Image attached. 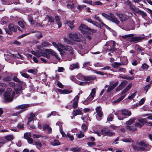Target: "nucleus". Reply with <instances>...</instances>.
Returning <instances> with one entry per match:
<instances>
[{
	"mask_svg": "<svg viewBox=\"0 0 152 152\" xmlns=\"http://www.w3.org/2000/svg\"><path fill=\"white\" fill-rule=\"evenodd\" d=\"M69 37L71 39L77 42H81L84 39L82 36L78 33H70Z\"/></svg>",
	"mask_w": 152,
	"mask_h": 152,
	"instance_id": "f257e3e1",
	"label": "nucleus"
},
{
	"mask_svg": "<svg viewBox=\"0 0 152 152\" xmlns=\"http://www.w3.org/2000/svg\"><path fill=\"white\" fill-rule=\"evenodd\" d=\"M133 36V34H129L124 36H120V37L122 39H126L127 40H130L131 42H137L141 39V37H130Z\"/></svg>",
	"mask_w": 152,
	"mask_h": 152,
	"instance_id": "f03ea898",
	"label": "nucleus"
},
{
	"mask_svg": "<svg viewBox=\"0 0 152 152\" xmlns=\"http://www.w3.org/2000/svg\"><path fill=\"white\" fill-rule=\"evenodd\" d=\"M29 105L28 104H25L20 105L16 107H15V109L16 110H21L15 113L16 115H18L20 113H22L24 111L26 110V108L28 107Z\"/></svg>",
	"mask_w": 152,
	"mask_h": 152,
	"instance_id": "7ed1b4c3",
	"label": "nucleus"
},
{
	"mask_svg": "<svg viewBox=\"0 0 152 152\" xmlns=\"http://www.w3.org/2000/svg\"><path fill=\"white\" fill-rule=\"evenodd\" d=\"M134 150L140 151L142 150V142L141 141L137 142L136 144H133L132 146Z\"/></svg>",
	"mask_w": 152,
	"mask_h": 152,
	"instance_id": "20e7f679",
	"label": "nucleus"
},
{
	"mask_svg": "<svg viewBox=\"0 0 152 152\" xmlns=\"http://www.w3.org/2000/svg\"><path fill=\"white\" fill-rule=\"evenodd\" d=\"M10 94L9 92L5 91L4 94V100L6 103L9 102H12L13 98L12 96H10Z\"/></svg>",
	"mask_w": 152,
	"mask_h": 152,
	"instance_id": "39448f33",
	"label": "nucleus"
},
{
	"mask_svg": "<svg viewBox=\"0 0 152 152\" xmlns=\"http://www.w3.org/2000/svg\"><path fill=\"white\" fill-rule=\"evenodd\" d=\"M101 132L103 134L110 137L112 136L115 134L114 132H111L110 129L105 127L102 129Z\"/></svg>",
	"mask_w": 152,
	"mask_h": 152,
	"instance_id": "423d86ee",
	"label": "nucleus"
},
{
	"mask_svg": "<svg viewBox=\"0 0 152 152\" xmlns=\"http://www.w3.org/2000/svg\"><path fill=\"white\" fill-rule=\"evenodd\" d=\"M116 15L118 17L120 20L122 22L128 19V17L127 16L120 12H116Z\"/></svg>",
	"mask_w": 152,
	"mask_h": 152,
	"instance_id": "0eeeda50",
	"label": "nucleus"
},
{
	"mask_svg": "<svg viewBox=\"0 0 152 152\" xmlns=\"http://www.w3.org/2000/svg\"><path fill=\"white\" fill-rule=\"evenodd\" d=\"M53 45L57 48L58 50L59 51L60 53L62 55H63L64 52V51L62 50L64 45H62L61 44L58 43L57 44L55 42H53Z\"/></svg>",
	"mask_w": 152,
	"mask_h": 152,
	"instance_id": "6e6552de",
	"label": "nucleus"
},
{
	"mask_svg": "<svg viewBox=\"0 0 152 152\" xmlns=\"http://www.w3.org/2000/svg\"><path fill=\"white\" fill-rule=\"evenodd\" d=\"M83 78L85 82L87 83V84L94 80H97L96 77L94 76H85L83 77Z\"/></svg>",
	"mask_w": 152,
	"mask_h": 152,
	"instance_id": "1a4fd4ad",
	"label": "nucleus"
},
{
	"mask_svg": "<svg viewBox=\"0 0 152 152\" xmlns=\"http://www.w3.org/2000/svg\"><path fill=\"white\" fill-rule=\"evenodd\" d=\"M109 20L115 23L116 24H118L120 22L115 16L112 13H110V16L109 18Z\"/></svg>",
	"mask_w": 152,
	"mask_h": 152,
	"instance_id": "9d476101",
	"label": "nucleus"
},
{
	"mask_svg": "<svg viewBox=\"0 0 152 152\" xmlns=\"http://www.w3.org/2000/svg\"><path fill=\"white\" fill-rule=\"evenodd\" d=\"M118 82H116L115 83L113 84L112 85L108 86V85H106L105 86L104 88H107V93H109L113 89H114L118 85Z\"/></svg>",
	"mask_w": 152,
	"mask_h": 152,
	"instance_id": "9b49d317",
	"label": "nucleus"
},
{
	"mask_svg": "<svg viewBox=\"0 0 152 152\" xmlns=\"http://www.w3.org/2000/svg\"><path fill=\"white\" fill-rule=\"evenodd\" d=\"M79 28L83 34L90 30L88 26L83 24H82L80 26Z\"/></svg>",
	"mask_w": 152,
	"mask_h": 152,
	"instance_id": "f8f14e48",
	"label": "nucleus"
},
{
	"mask_svg": "<svg viewBox=\"0 0 152 152\" xmlns=\"http://www.w3.org/2000/svg\"><path fill=\"white\" fill-rule=\"evenodd\" d=\"M79 97L77 95L75 97L74 99L72 100L71 102H73L72 107L74 108H76L78 106V100L79 99Z\"/></svg>",
	"mask_w": 152,
	"mask_h": 152,
	"instance_id": "ddd939ff",
	"label": "nucleus"
},
{
	"mask_svg": "<svg viewBox=\"0 0 152 152\" xmlns=\"http://www.w3.org/2000/svg\"><path fill=\"white\" fill-rule=\"evenodd\" d=\"M62 49V50H68L70 55H73L74 53L73 50L72 48L70 46L64 45Z\"/></svg>",
	"mask_w": 152,
	"mask_h": 152,
	"instance_id": "4468645a",
	"label": "nucleus"
},
{
	"mask_svg": "<svg viewBox=\"0 0 152 152\" xmlns=\"http://www.w3.org/2000/svg\"><path fill=\"white\" fill-rule=\"evenodd\" d=\"M58 91L61 94H67L71 93L72 91V90L68 89L62 90L60 89H58Z\"/></svg>",
	"mask_w": 152,
	"mask_h": 152,
	"instance_id": "2eb2a0df",
	"label": "nucleus"
},
{
	"mask_svg": "<svg viewBox=\"0 0 152 152\" xmlns=\"http://www.w3.org/2000/svg\"><path fill=\"white\" fill-rule=\"evenodd\" d=\"M30 116L28 118L27 124L28 125H29L30 123L33 120L34 117L36 116V113H30Z\"/></svg>",
	"mask_w": 152,
	"mask_h": 152,
	"instance_id": "dca6fc26",
	"label": "nucleus"
},
{
	"mask_svg": "<svg viewBox=\"0 0 152 152\" xmlns=\"http://www.w3.org/2000/svg\"><path fill=\"white\" fill-rule=\"evenodd\" d=\"M74 23V20H73L72 21L69 20H66L65 22V24H67L71 29L73 28L74 27V25L73 23Z\"/></svg>",
	"mask_w": 152,
	"mask_h": 152,
	"instance_id": "f3484780",
	"label": "nucleus"
},
{
	"mask_svg": "<svg viewBox=\"0 0 152 152\" xmlns=\"http://www.w3.org/2000/svg\"><path fill=\"white\" fill-rule=\"evenodd\" d=\"M132 86V83H129L128 86L120 93L121 95L125 94V93L129 91Z\"/></svg>",
	"mask_w": 152,
	"mask_h": 152,
	"instance_id": "a211bd4d",
	"label": "nucleus"
},
{
	"mask_svg": "<svg viewBox=\"0 0 152 152\" xmlns=\"http://www.w3.org/2000/svg\"><path fill=\"white\" fill-rule=\"evenodd\" d=\"M100 107H98L95 109L97 114L100 118L102 117L103 115V113L100 109Z\"/></svg>",
	"mask_w": 152,
	"mask_h": 152,
	"instance_id": "6ab92c4d",
	"label": "nucleus"
},
{
	"mask_svg": "<svg viewBox=\"0 0 152 152\" xmlns=\"http://www.w3.org/2000/svg\"><path fill=\"white\" fill-rule=\"evenodd\" d=\"M8 28L10 30L14 32H16L17 31V26H15L12 23H10L8 26Z\"/></svg>",
	"mask_w": 152,
	"mask_h": 152,
	"instance_id": "aec40b11",
	"label": "nucleus"
},
{
	"mask_svg": "<svg viewBox=\"0 0 152 152\" xmlns=\"http://www.w3.org/2000/svg\"><path fill=\"white\" fill-rule=\"evenodd\" d=\"M79 68V66L78 63L73 64L70 66L69 68L71 70L74 69H78Z\"/></svg>",
	"mask_w": 152,
	"mask_h": 152,
	"instance_id": "412c9836",
	"label": "nucleus"
},
{
	"mask_svg": "<svg viewBox=\"0 0 152 152\" xmlns=\"http://www.w3.org/2000/svg\"><path fill=\"white\" fill-rule=\"evenodd\" d=\"M72 114L74 116H75L79 115H82V112L80 109H78L73 110Z\"/></svg>",
	"mask_w": 152,
	"mask_h": 152,
	"instance_id": "4be33fe9",
	"label": "nucleus"
},
{
	"mask_svg": "<svg viewBox=\"0 0 152 152\" xmlns=\"http://www.w3.org/2000/svg\"><path fill=\"white\" fill-rule=\"evenodd\" d=\"M121 112L122 115L125 116H129L131 115V113L130 111L125 109L121 110Z\"/></svg>",
	"mask_w": 152,
	"mask_h": 152,
	"instance_id": "5701e85b",
	"label": "nucleus"
},
{
	"mask_svg": "<svg viewBox=\"0 0 152 152\" xmlns=\"http://www.w3.org/2000/svg\"><path fill=\"white\" fill-rule=\"evenodd\" d=\"M94 73L97 74L98 75H107V77H109V76H112L113 75L110 74H107V73H105L104 74L103 72H100V71H96V70H94Z\"/></svg>",
	"mask_w": 152,
	"mask_h": 152,
	"instance_id": "b1692460",
	"label": "nucleus"
},
{
	"mask_svg": "<svg viewBox=\"0 0 152 152\" xmlns=\"http://www.w3.org/2000/svg\"><path fill=\"white\" fill-rule=\"evenodd\" d=\"M55 20L58 26V28H60L62 25V24L60 21L59 17V16L56 15L55 18Z\"/></svg>",
	"mask_w": 152,
	"mask_h": 152,
	"instance_id": "393cba45",
	"label": "nucleus"
},
{
	"mask_svg": "<svg viewBox=\"0 0 152 152\" xmlns=\"http://www.w3.org/2000/svg\"><path fill=\"white\" fill-rule=\"evenodd\" d=\"M147 118H143V125L144 124H145V125L148 126H152V122H148L147 121Z\"/></svg>",
	"mask_w": 152,
	"mask_h": 152,
	"instance_id": "a878e982",
	"label": "nucleus"
},
{
	"mask_svg": "<svg viewBox=\"0 0 152 152\" xmlns=\"http://www.w3.org/2000/svg\"><path fill=\"white\" fill-rule=\"evenodd\" d=\"M136 119L135 118H130L128 121H126V124L127 125V126L130 125L134 122Z\"/></svg>",
	"mask_w": 152,
	"mask_h": 152,
	"instance_id": "bb28decb",
	"label": "nucleus"
},
{
	"mask_svg": "<svg viewBox=\"0 0 152 152\" xmlns=\"http://www.w3.org/2000/svg\"><path fill=\"white\" fill-rule=\"evenodd\" d=\"M126 96V94H125L122 95V96L120 97L118 99L115 100L113 102V103H118L120 102Z\"/></svg>",
	"mask_w": 152,
	"mask_h": 152,
	"instance_id": "cd10ccee",
	"label": "nucleus"
},
{
	"mask_svg": "<svg viewBox=\"0 0 152 152\" xmlns=\"http://www.w3.org/2000/svg\"><path fill=\"white\" fill-rule=\"evenodd\" d=\"M126 128L131 132H134L137 130V129L134 126H127Z\"/></svg>",
	"mask_w": 152,
	"mask_h": 152,
	"instance_id": "c85d7f7f",
	"label": "nucleus"
},
{
	"mask_svg": "<svg viewBox=\"0 0 152 152\" xmlns=\"http://www.w3.org/2000/svg\"><path fill=\"white\" fill-rule=\"evenodd\" d=\"M72 2L73 1L72 0L70 1H66V2L68 4L67 5V7L68 8L71 9L72 8H73L74 7V4L73 3H72L71 4H69V2L72 3Z\"/></svg>",
	"mask_w": 152,
	"mask_h": 152,
	"instance_id": "c756f323",
	"label": "nucleus"
},
{
	"mask_svg": "<svg viewBox=\"0 0 152 152\" xmlns=\"http://www.w3.org/2000/svg\"><path fill=\"white\" fill-rule=\"evenodd\" d=\"M50 144L53 146L58 145H60V143L58 140L55 139L53 141L50 142Z\"/></svg>",
	"mask_w": 152,
	"mask_h": 152,
	"instance_id": "7c9ffc66",
	"label": "nucleus"
},
{
	"mask_svg": "<svg viewBox=\"0 0 152 152\" xmlns=\"http://www.w3.org/2000/svg\"><path fill=\"white\" fill-rule=\"evenodd\" d=\"M38 32V33L36 34V36L37 38L38 39H40L42 37V34L40 32L36 31H32L31 32V33H35Z\"/></svg>",
	"mask_w": 152,
	"mask_h": 152,
	"instance_id": "2f4dec72",
	"label": "nucleus"
},
{
	"mask_svg": "<svg viewBox=\"0 0 152 152\" xmlns=\"http://www.w3.org/2000/svg\"><path fill=\"white\" fill-rule=\"evenodd\" d=\"M33 145L39 146L40 148L42 147V144L41 143L40 141L39 140H35L34 141V144Z\"/></svg>",
	"mask_w": 152,
	"mask_h": 152,
	"instance_id": "473e14b6",
	"label": "nucleus"
},
{
	"mask_svg": "<svg viewBox=\"0 0 152 152\" xmlns=\"http://www.w3.org/2000/svg\"><path fill=\"white\" fill-rule=\"evenodd\" d=\"M94 18L96 20H98V21L100 22L101 24L103 25V26H107L106 25L104 24L103 22H102L101 21V20L99 18V17L97 16L96 15H94Z\"/></svg>",
	"mask_w": 152,
	"mask_h": 152,
	"instance_id": "72a5a7b5",
	"label": "nucleus"
},
{
	"mask_svg": "<svg viewBox=\"0 0 152 152\" xmlns=\"http://www.w3.org/2000/svg\"><path fill=\"white\" fill-rule=\"evenodd\" d=\"M13 80L14 81L18 83L20 85L22 84L23 83V82L20 80L16 76L14 77L13 78Z\"/></svg>",
	"mask_w": 152,
	"mask_h": 152,
	"instance_id": "f704fd0d",
	"label": "nucleus"
},
{
	"mask_svg": "<svg viewBox=\"0 0 152 152\" xmlns=\"http://www.w3.org/2000/svg\"><path fill=\"white\" fill-rule=\"evenodd\" d=\"M130 9L134 12H140V11L137 9H136L135 7L132 4H130L129 6Z\"/></svg>",
	"mask_w": 152,
	"mask_h": 152,
	"instance_id": "c9c22d12",
	"label": "nucleus"
},
{
	"mask_svg": "<svg viewBox=\"0 0 152 152\" xmlns=\"http://www.w3.org/2000/svg\"><path fill=\"white\" fill-rule=\"evenodd\" d=\"M96 93V89L95 88H93L92 89L89 98L91 96L92 99H93L95 95V94Z\"/></svg>",
	"mask_w": 152,
	"mask_h": 152,
	"instance_id": "e433bc0d",
	"label": "nucleus"
},
{
	"mask_svg": "<svg viewBox=\"0 0 152 152\" xmlns=\"http://www.w3.org/2000/svg\"><path fill=\"white\" fill-rule=\"evenodd\" d=\"M112 66L115 68H117L118 66L123 65L122 63L114 62L112 64Z\"/></svg>",
	"mask_w": 152,
	"mask_h": 152,
	"instance_id": "4c0bfd02",
	"label": "nucleus"
},
{
	"mask_svg": "<svg viewBox=\"0 0 152 152\" xmlns=\"http://www.w3.org/2000/svg\"><path fill=\"white\" fill-rule=\"evenodd\" d=\"M13 138V136L12 135H9L5 137V139L8 141L12 140Z\"/></svg>",
	"mask_w": 152,
	"mask_h": 152,
	"instance_id": "58836bf2",
	"label": "nucleus"
},
{
	"mask_svg": "<svg viewBox=\"0 0 152 152\" xmlns=\"http://www.w3.org/2000/svg\"><path fill=\"white\" fill-rule=\"evenodd\" d=\"M28 73H31L33 74L34 75H35L37 73V69H30L28 70L27 71Z\"/></svg>",
	"mask_w": 152,
	"mask_h": 152,
	"instance_id": "ea45409f",
	"label": "nucleus"
},
{
	"mask_svg": "<svg viewBox=\"0 0 152 152\" xmlns=\"http://www.w3.org/2000/svg\"><path fill=\"white\" fill-rule=\"evenodd\" d=\"M50 45V44L47 41L43 42L42 44V47H46Z\"/></svg>",
	"mask_w": 152,
	"mask_h": 152,
	"instance_id": "a19ab883",
	"label": "nucleus"
},
{
	"mask_svg": "<svg viewBox=\"0 0 152 152\" xmlns=\"http://www.w3.org/2000/svg\"><path fill=\"white\" fill-rule=\"evenodd\" d=\"M18 25L22 28H24L25 26L26 23L25 22L21 21H19L18 22Z\"/></svg>",
	"mask_w": 152,
	"mask_h": 152,
	"instance_id": "79ce46f5",
	"label": "nucleus"
},
{
	"mask_svg": "<svg viewBox=\"0 0 152 152\" xmlns=\"http://www.w3.org/2000/svg\"><path fill=\"white\" fill-rule=\"evenodd\" d=\"M31 135L30 133H25L24 134V137L25 139L27 140L31 138Z\"/></svg>",
	"mask_w": 152,
	"mask_h": 152,
	"instance_id": "37998d69",
	"label": "nucleus"
},
{
	"mask_svg": "<svg viewBox=\"0 0 152 152\" xmlns=\"http://www.w3.org/2000/svg\"><path fill=\"white\" fill-rule=\"evenodd\" d=\"M127 82L126 80H124L122 83L120 84V86L123 88L126 85H127Z\"/></svg>",
	"mask_w": 152,
	"mask_h": 152,
	"instance_id": "c03bdc74",
	"label": "nucleus"
},
{
	"mask_svg": "<svg viewBox=\"0 0 152 152\" xmlns=\"http://www.w3.org/2000/svg\"><path fill=\"white\" fill-rule=\"evenodd\" d=\"M20 73L23 77L26 78H28L30 77V76L26 73H22L21 72H20Z\"/></svg>",
	"mask_w": 152,
	"mask_h": 152,
	"instance_id": "a18cd8bd",
	"label": "nucleus"
},
{
	"mask_svg": "<svg viewBox=\"0 0 152 152\" xmlns=\"http://www.w3.org/2000/svg\"><path fill=\"white\" fill-rule=\"evenodd\" d=\"M151 87V85L150 84H148V85H146L144 88V90L145 91V94H146V92L148 91L149 88Z\"/></svg>",
	"mask_w": 152,
	"mask_h": 152,
	"instance_id": "49530a36",
	"label": "nucleus"
},
{
	"mask_svg": "<svg viewBox=\"0 0 152 152\" xmlns=\"http://www.w3.org/2000/svg\"><path fill=\"white\" fill-rule=\"evenodd\" d=\"M86 7V5H78L77 7V9H78L79 10H81L83 9Z\"/></svg>",
	"mask_w": 152,
	"mask_h": 152,
	"instance_id": "de8ad7c7",
	"label": "nucleus"
},
{
	"mask_svg": "<svg viewBox=\"0 0 152 152\" xmlns=\"http://www.w3.org/2000/svg\"><path fill=\"white\" fill-rule=\"evenodd\" d=\"M66 136L70 140L72 141L73 140L74 138L72 135L67 133V134Z\"/></svg>",
	"mask_w": 152,
	"mask_h": 152,
	"instance_id": "09e8293b",
	"label": "nucleus"
},
{
	"mask_svg": "<svg viewBox=\"0 0 152 152\" xmlns=\"http://www.w3.org/2000/svg\"><path fill=\"white\" fill-rule=\"evenodd\" d=\"M47 18L48 19V22L50 23H53L54 22V19L52 17L48 16L47 17Z\"/></svg>",
	"mask_w": 152,
	"mask_h": 152,
	"instance_id": "8fccbe9b",
	"label": "nucleus"
},
{
	"mask_svg": "<svg viewBox=\"0 0 152 152\" xmlns=\"http://www.w3.org/2000/svg\"><path fill=\"white\" fill-rule=\"evenodd\" d=\"M88 145L90 147H92L95 145L96 143L93 142H88L87 143Z\"/></svg>",
	"mask_w": 152,
	"mask_h": 152,
	"instance_id": "3c124183",
	"label": "nucleus"
},
{
	"mask_svg": "<svg viewBox=\"0 0 152 152\" xmlns=\"http://www.w3.org/2000/svg\"><path fill=\"white\" fill-rule=\"evenodd\" d=\"M102 4H103L100 1H97L95 2H94L93 4V6H94L95 5H102Z\"/></svg>",
	"mask_w": 152,
	"mask_h": 152,
	"instance_id": "603ef678",
	"label": "nucleus"
},
{
	"mask_svg": "<svg viewBox=\"0 0 152 152\" xmlns=\"http://www.w3.org/2000/svg\"><path fill=\"white\" fill-rule=\"evenodd\" d=\"M85 76H83L80 74L78 75L77 76V79H79L80 80H84V78H83V77H85Z\"/></svg>",
	"mask_w": 152,
	"mask_h": 152,
	"instance_id": "864d4df0",
	"label": "nucleus"
},
{
	"mask_svg": "<svg viewBox=\"0 0 152 152\" xmlns=\"http://www.w3.org/2000/svg\"><path fill=\"white\" fill-rule=\"evenodd\" d=\"M84 136V134L82 132H80V134H77V137L78 138H81Z\"/></svg>",
	"mask_w": 152,
	"mask_h": 152,
	"instance_id": "5fc2aeb1",
	"label": "nucleus"
},
{
	"mask_svg": "<svg viewBox=\"0 0 152 152\" xmlns=\"http://www.w3.org/2000/svg\"><path fill=\"white\" fill-rule=\"evenodd\" d=\"M134 77H130L128 75L125 76V77L124 78L125 79H127L129 80H132L134 79Z\"/></svg>",
	"mask_w": 152,
	"mask_h": 152,
	"instance_id": "6e6d98bb",
	"label": "nucleus"
},
{
	"mask_svg": "<svg viewBox=\"0 0 152 152\" xmlns=\"http://www.w3.org/2000/svg\"><path fill=\"white\" fill-rule=\"evenodd\" d=\"M28 21L30 22L32 24H33L34 23V20L33 18L31 17H29L28 18Z\"/></svg>",
	"mask_w": 152,
	"mask_h": 152,
	"instance_id": "4d7b16f0",
	"label": "nucleus"
},
{
	"mask_svg": "<svg viewBox=\"0 0 152 152\" xmlns=\"http://www.w3.org/2000/svg\"><path fill=\"white\" fill-rule=\"evenodd\" d=\"M6 142V141L4 139L2 138H0V143L1 144L3 145Z\"/></svg>",
	"mask_w": 152,
	"mask_h": 152,
	"instance_id": "13d9d810",
	"label": "nucleus"
},
{
	"mask_svg": "<svg viewBox=\"0 0 152 152\" xmlns=\"http://www.w3.org/2000/svg\"><path fill=\"white\" fill-rule=\"evenodd\" d=\"M115 50V48H107L106 50L107 51L111 52H113Z\"/></svg>",
	"mask_w": 152,
	"mask_h": 152,
	"instance_id": "bf43d9fd",
	"label": "nucleus"
},
{
	"mask_svg": "<svg viewBox=\"0 0 152 152\" xmlns=\"http://www.w3.org/2000/svg\"><path fill=\"white\" fill-rule=\"evenodd\" d=\"M91 100H89V99H86L83 102V104L85 105H87L90 102Z\"/></svg>",
	"mask_w": 152,
	"mask_h": 152,
	"instance_id": "052dcab7",
	"label": "nucleus"
},
{
	"mask_svg": "<svg viewBox=\"0 0 152 152\" xmlns=\"http://www.w3.org/2000/svg\"><path fill=\"white\" fill-rule=\"evenodd\" d=\"M17 127L20 129H24V127L23 126V125L21 123H20L18 125Z\"/></svg>",
	"mask_w": 152,
	"mask_h": 152,
	"instance_id": "680f3d73",
	"label": "nucleus"
},
{
	"mask_svg": "<svg viewBox=\"0 0 152 152\" xmlns=\"http://www.w3.org/2000/svg\"><path fill=\"white\" fill-rule=\"evenodd\" d=\"M122 141L124 142H133V141L131 139H123L122 140Z\"/></svg>",
	"mask_w": 152,
	"mask_h": 152,
	"instance_id": "e2e57ef3",
	"label": "nucleus"
},
{
	"mask_svg": "<svg viewBox=\"0 0 152 152\" xmlns=\"http://www.w3.org/2000/svg\"><path fill=\"white\" fill-rule=\"evenodd\" d=\"M118 71L125 72H126V69L124 68L119 67L118 70Z\"/></svg>",
	"mask_w": 152,
	"mask_h": 152,
	"instance_id": "0e129e2a",
	"label": "nucleus"
},
{
	"mask_svg": "<svg viewBox=\"0 0 152 152\" xmlns=\"http://www.w3.org/2000/svg\"><path fill=\"white\" fill-rule=\"evenodd\" d=\"M42 54V52L40 50H38L37 51V53L36 54V56L37 57H39Z\"/></svg>",
	"mask_w": 152,
	"mask_h": 152,
	"instance_id": "69168bd1",
	"label": "nucleus"
},
{
	"mask_svg": "<svg viewBox=\"0 0 152 152\" xmlns=\"http://www.w3.org/2000/svg\"><path fill=\"white\" fill-rule=\"evenodd\" d=\"M142 124L140 123H137L135 124L134 125L135 126L138 127L139 128L142 127Z\"/></svg>",
	"mask_w": 152,
	"mask_h": 152,
	"instance_id": "338daca9",
	"label": "nucleus"
},
{
	"mask_svg": "<svg viewBox=\"0 0 152 152\" xmlns=\"http://www.w3.org/2000/svg\"><path fill=\"white\" fill-rule=\"evenodd\" d=\"M81 127L83 131L85 132L86 131L87 129V127L85 124H83L82 126Z\"/></svg>",
	"mask_w": 152,
	"mask_h": 152,
	"instance_id": "774afa93",
	"label": "nucleus"
}]
</instances>
